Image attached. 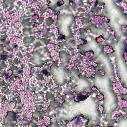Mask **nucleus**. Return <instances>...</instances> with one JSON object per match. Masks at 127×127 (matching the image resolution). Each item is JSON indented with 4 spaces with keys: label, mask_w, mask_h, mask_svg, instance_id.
Returning <instances> with one entry per match:
<instances>
[{
    "label": "nucleus",
    "mask_w": 127,
    "mask_h": 127,
    "mask_svg": "<svg viewBox=\"0 0 127 127\" xmlns=\"http://www.w3.org/2000/svg\"><path fill=\"white\" fill-rule=\"evenodd\" d=\"M24 104H21L16 107V112L13 110H10L6 112L7 114L3 118L4 124L10 126V127H15L17 124L18 117L17 114L22 113V108Z\"/></svg>",
    "instance_id": "obj_1"
},
{
    "label": "nucleus",
    "mask_w": 127,
    "mask_h": 127,
    "mask_svg": "<svg viewBox=\"0 0 127 127\" xmlns=\"http://www.w3.org/2000/svg\"><path fill=\"white\" fill-rule=\"evenodd\" d=\"M48 100H51L50 101V106L53 108L54 110H58L60 109L62 106V104L60 103L59 101H63V96L59 95L58 96L54 97V94L51 92H47L46 94V100L45 102H48Z\"/></svg>",
    "instance_id": "obj_2"
},
{
    "label": "nucleus",
    "mask_w": 127,
    "mask_h": 127,
    "mask_svg": "<svg viewBox=\"0 0 127 127\" xmlns=\"http://www.w3.org/2000/svg\"><path fill=\"white\" fill-rule=\"evenodd\" d=\"M49 61V60H46L45 61H42V63L41 64L38 65L37 67H39V68H43V69L41 72V74L42 75H45L46 77H48L50 74L49 72L47 70L49 69V67L51 65V63L47 64V62Z\"/></svg>",
    "instance_id": "obj_3"
},
{
    "label": "nucleus",
    "mask_w": 127,
    "mask_h": 127,
    "mask_svg": "<svg viewBox=\"0 0 127 127\" xmlns=\"http://www.w3.org/2000/svg\"><path fill=\"white\" fill-rule=\"evenodd\" d=\"M1 58H0V70H5L7 68V65L5 62L8 58V52L7 51H3L0 53Z\"/></svg>",
    "instance_id": "obj_4"
},
{
    "label": "nucleus",
    "mask_w": 127,
    "mask_h": 127,
    "mask_svg": "<svg viewBox=\"0 0 127 127\" xmlns=\"http://www.w3.org/2000/svg\"><path fill=\"white\" fill-rule=\"evenodd\" d=\"M103 64L102 62H99L97 63V66H96L95 68V73L99 77H104L106 76V72H105V66H102Z\"/></svg>",
    "instance_id": "obj_5"
},
{
    "label": "nucleus",
    "mask_w": 127,
    "mask_h": 127,
    "mask_svg": "<svg viewBox=\"0 0 127 127\" xmlns=\"http://www.w3.org/2000/svg\"><path fill=\"white\" fill-rule=\"evenodd\" d=\"M11 75L12 74L9 73V70H5V69L0 70V78H2L6 82H10Z\"/></svg>",
    "instance_id": "obj_6"
},
{
    "label": "nucleus",
    "mask_w": 127,
    "mask_h": 127,
    "mask_svg": "<svg viewBox=\"0 0 127 127\" xmlns=\"http://www.w3.org/2000/svg\"><path fill=\"white\" fill-rule=\"evenodd\" d=\"M99 48L101 50V53L104 54L105 53V51L104 49L106 50L105 52L106 54H112L113 52H115V50L113 48L112 46L106 45H99Z\"/></svg>",
    "instance_id": "obj_7"
},
{
    "label": "nucleus",
    "mask_w": 127,
    "mask_h": 127,
    "mask_svg": "<svg viewBox=\"0 0 127 127\" xmlns=\"http://www.w3.org/2000/svg\"><path fill=\"white\" fill-rule=\"evenodd\" d=\"M56 111V113H53L51 115L49 116V118L50 119V124H49V126L50 127L51 126H52V125H54V124H56L57 121H56V117L59 115V111H58V109Z\"/></svg>",
    "instance_id": "obj_8"
},
{
    "label": "nucleus",
    "mask_w": 127,
    "mask_h": 127,
    "mask_svg": "<svg viewBox=\"0 0 127 127\" xmlns=\"http://www.w3.org/2000/svg\"><path fill=\"white\" fill-rule=\"evenodd\" d=\"M11 103H13L15 106L16 105H21V97L18 94L14 95L11 99Z\"/></svg>",
    "instance_id": "obj_9"
},
{
    "label": "nucleus",
    "mask_w": 127,
    "mask_h": 127,
    "mask_svg": "<svg viewBox=\"0 0 127 127\" xmlns=\"http://www.w3.org/2000/svg\"><path fill=\"white\" fill-rule=\"evenodd\" d=\"M78 75L79 79H83V80H86V81L91 79V77H87V72L83 70H80L78 71Z\"/></svg>",
    "instance_id": "obj_10"
},
{
    "label": "nucleus",
    "mask_w": 127,
    "mask_h": 127,
    "mask_svg": "<svg viewBox=\"0 0 127 127\" xmlns=\"http://www.w3.org/2000/svg\"><path fill=\"white\" fill-rule=\"evenodd\" d=\"M78 32H79V34L80 35V39H82V40H83V44H87V40L84 39V37H85V33L86 32V29H80L78 31Z\"/></svg>",
    "instance_id": "obj_11"
},
{
    "label": "nucleus",
    "mask_w": 127,
    "mask_h": 127,
    "mask_svg": "<svg viewBox=\"0 0 127 127\" xmlns=\"http://www.w3.org/2000/svg\"><path fill=\"white\" fill-rule=\"evenodd\" d=\"M94 5L95 8H96L97 5H99V7L97 8V9L99 10L102 9V8H106V7H105V4L101 2H99V0H96V1L94 2Z\"/></svg>",
    "instance_id": "obj_12"
},
{
    "label": "nucleus",
    "mask_w": 127,
    "mask_h": 127,
    "mask_svg": "<svg viewBox=\"0 0 127 127\" xmlns=\"http://www.w3.org/2000/svg\"><path fill=\"white\" fill-rule=\"evenodd\" d=\"M105 57L108 63L110 64V67L111 69L112 72H114L115 68L114 67V64H113V63H112V60L110 58V55H109V54H105Z\"/></svg>",
    "instance_id": "obj_13"
},
{
    "label": "nucleus",
    "mask_w": 127,
    "mask_h": 127,
    "mask_svg": "<svg viewBox=\"0 0 127 127\" xmlns=\"http://www.w3.org/2000/svg\"><path fill=\"white\" fill-rule=\"evenodd\" d=\"M75 102H81V101H85L87 100V95H84L82 94H80L77 96L76 99H74Z\"/></svg>",
    "instance_id": "obj_14"
},
{
    "label": "nucleus",
    "mask_w": 127,
    "mask_h": 127,
    "mask_svg": "<svg viewBox=\"0 0 127 127\" xmlns=\"http://www.w3.org/2000/svg\"><path fill=\"white\" fill-rule=\"evenodd\" d=\"M23 120L24 121H28L29 123H37L38 122V118L37 117L33 116V115H32L31 118H25Z\"/></svg>",
    "instance_id": "obj_15"
},
{
    "label": "nucleus",
    "mask_w": 127,
    "mask_h": 127,
    "mask_svg": "<svg viewBox=\"0 0 127 127\" xmlns=\"http://www.w3.org/2000/svg\"><path fill=\"white\" fill-rule=\"evenodd\" d=\"M23 40L24 43H32L34 41V37L33 36L24 37Z\"/></svg>",
    "instance_id": "obj_16"
},
{
    "label": "nucleus",
    "mask_w": 127,
    "mask_h": 127,
    "mask_svg": "<svg viewBox=\"0 0 127 127\" xmlns=\"http://www.w3.org/2000/svg\"><path fill=\"white\" fill-rule=\"evenodd\" d=\"M97 113L99 117H101V111H102L103 114H106V112L104 111V106L103 105H98L97 107Z\"/></svg>",
    "instance_id": "obj_17"
},
{
    "label": "nucleus",
    "mask_w": 127,
    "mask_h": 127,
    "mask_svg": "<svg viewBox=\"0 0 127 127\" xmlns=\"http://www.w3.org/2000/svg\"><path fill=\"white\" fill-rule=\"evenodd\" d=\"M16 70H18V67H17V66H14V64H11L10 66V69L8 70V71H9V73L13 75V73H15L14 71H16Z\"/></svg>",
    "instance_id": "obj_18"
},
{
    "label": "nucleus",
    "mask_w": 127,
    "mask_h": 127,
    "mask_svg": "<svg viewBox=\"0 0 127 127\" xmlns=\"http://www.w3.org/2000/svg\"><path fill=\"white\" fill-rule=\"evenodd\" d=\"M30 21V18L23 20L22 21L23 25L24 26H31V22Z\"/></svg>",
    "instance_id": "obj_19"
},
{
    "label": "nucleus",
    "mask_w": 127,
    "mask_h": 127,
    "mask_svg": "<svg viewBox=\"0 0 127 127\" xmlns=\"http://www.w3.org/2000/svg\"><path fill=\"white\" fill-rule=\"evenodd\" d=\"M16 0H5L6 2H8V3H9L10 4V7L9 8L10 10H12L13 9V7H14V1H15Z\"/></svg>",
    "instance_id": "obj_20"
},
{
    "label": "nucleus",
    "mask_w": 127,
    "mask_h": 127,
    "mask_svg": "<svg viewBox=\"0 0 127 127\" xmlns=\"http://www.w3.org/2000/svg\"><path fill=\"white\" fill-rule=\"evenodd\" d=\"M19 63H21V61L18 60V58H15L12 62L10 63V65H18Z\"/></svg>",
    "instance_id": "obj_21"
},
{
    "label": "nucleus",
    "mask_w": 127,
    "mask_h": 127,
    "mask_svg": "<svg viewBox=\"0 0 127 127\" xmlns=\"http://www.w3.org/2000/svg\"><path fill=\"white\" fill-rule=\"evenodd\" d=\"M101 38H103L105 40V38H104V37H103L102 35L97 37L95 39V41L96 42V43H99L98 46H99V45H102V44H100L101 42H102L101 40Z\"/></svg>",
    "instance_id": "obj_22"
},
{
    "label": "nucleus",
    "mask_w": 127,
    "mask_h": 127,
    "mask_svg": "<svg viewBox=\"0 0 127 127\" xmlns=\"http://www.w3.org/2000/svg\"><path fill=\"white\" fill-rule=\"evenodd\" d=\"M85 22L86 23H92V17L90 15H86L85 17Z\"/></svg>",
    "instance_id": "obj_23"
},
{
    "label": "nucleus",
    "mask_w": 127,
    "mask_h": 127,
    "mask_svg": "<svg viewBox=\"0 0 127 127\" xmlns=\"http://www.w3.org/2000/svg\"><path fill=\"white\" fill-rule=\"evenodd\" d=\"M53 22H54V20H53V19H52V18L51 17H49L46 20V24L48 26H50V25H51V24H52Z\"/></svg>",
    "instance_id": "obj_24"
},
{
    "label": "nucleus",
    "mask_w": 127,
    "mask_h": 127,
    "mask_svg": "<svg viewBox=\"0 0 127 127\" xmlns=\"http://www.w3.org/2000/svg\"><path fill=\"white\" fill-rule=\"evenodd\" d=\"M6 82H5L4 79L0 78V87H6Z\"/></svg>",
    "instance_id": "obj_25"
},
{
    "label": "nucleus",
    "mask_w": 127,
    "mask_h": 127,
    "mask_svg": "<svg viewBox=\"0 0 127 127\" xmlns=\"http://www.w3.org/2000/svg\"><path fill=\"white\" fill-rule=\"evenodd\" d=\"M56 91H57V92L55 93V94L57 95V97H58V95H61L60 93L62 92V88H61V86H58L56 88Z\"/></svg>",
    "instance_id": "obj_26"
},
{
    "label": "nucleus",
    "mask_w": 127,
    "mask_h": 127,
    "mask_svg": "<svg viewBox=\"0 0 127 127\" xmlns=\"http://www.w3.org/2000/svg\"><path fill=\"white\" fill-rule=\"evenodd\" d=\"M36 78L38 81H43L44 80V77L41 73L40 74H37Z\"/></svg>",
    "instance_id": "obj_27"
},
{
    "label": "nucleus",
    "mask_w": 127,
    "mask_h": 127,
    "mask_svg": "<svg viewBox=\"0 0 127 127\" xmlns=\"http://www.w3.org/2000/svg\"><path fill=\"white\" fill-rule=\"evenodd\" d=\"M108 88L111 93H114V89H113V88H114V86H113V82L111 81L109 82L108 85Z\"/></svg>",
    "instance_id": "obj_28"
},
{
    "label": "nucleus",
    "mask_w": 127,
    "mask_h": 127,
    "mask_svg": "<svg viewBox=\"0 0 127 127\" xmlns=\"http://www.w3.org/2000/svg\"><path fill=\"white\" fill-rule=\"evenodd\" d=\"M1 91L2 93H4V94H8L9 89L6 88V86H2Z\"/></svg>",
    "instance_id": "obj_29"
},
{
    "label": "nucleus",
    "mask_w": 127,
    "mask_h": 127,
    "mask_svg": "<svg viewBox=\"0 0 127 127\" xmlns=\"http://www.w3.org/2000/svg\"><path fill=\"white\" fill-rule=\"evenodd\" d=\"M31 26H32V27L33 28H34V27H37V26L39 25L38 23H36L35 22V20L32 19V21H31Z\"/></svg>",
    "instance_id": "obj_30"
},
{
    "label": "nucleus",
    "mask_w": 127,
    "mask_h": 127,
    "mask_svg": "<svg viewBox=\"0 0 127 127\" xmlns=\"http://www.w3.org/2000/svg\"><path fill=\"white\" fill-rule=\"evenodd\" d=\"M64 4V1H58L57 2L56 4L54 5L56 6V7H60L61 5H63Z\"/></svg>",
    "instance_id": "obj_31"
},
{
    "label": "nucleus",
    "mask_w": 127,
    "mask_h": 127,
    "mask_svg": "<svg viewBox=\"0 0 127 127\" xmlns=\"http://www.w3.org/2000/svg\"><path fill=\"white\" fill-rule=\"evenodd\" d=\"M38 117L39 118H40L39 121H40V122H42V121H44V113H39Z\"/></svg>",
    "instance_id": "obj_32"
},
{
    "label": "nucleus",
    "mask_w": 127,
    "mask_h": 127,
    "mask_svg": "<svg viewBox=\"0 0 127 127\" xmlns=\"http://www.w3.org/2000/svg\"><path fill=\"white\" fill-rule=\"evenodd\" d=\"M113 104L116 108L119 106V98H118V97L114 98Z\"/></svg>",
    "instance_id": "obj_33"
},
{
    "label": "nucleus",
    "mask_w": 127,
    "mask_h": 127,
    "mask_svg": "<svg viewBox=\"0 0 127 127\" xmlns=\"http://www.w3.org/2000/svg\"><path fill=\"white\" fill-rule=\"evenodd\" d=\"M49 9H51L52 11H53V12H54V14H56V9H57V7L56 6H55L54 5H53L52 7H48Z\"/></svg>",
    "instance_id": "obj_34"
},
{
    "label": "nucleus",
    "mask_w": 127,
    "mask_h": 127,
    "mask_svg": "<svg viewBox=\"0 0 127 127\" xmlns=\"http://www.w3.org/2000/svg\"><path fill=\"white\" fill-rule=\"evenodd\" d=\"M28 126L31 127H38V125L36 123L29 122Z\"/></svg>",
    "instance_id": "obj_35"
},
{
    "label": "nucleus",
    "mask_w": 127,
    "mask_h": 127,
    "mask_svg": "<svg viewBox=\"0 0 127 127\" xmlns=\"http://www.w3.org/2000/svg\"><path fill=\"white\" fill-rule=\"evenodd\" d=\"M75 119H77L75 121L76 124L77 125H80L81 122H82V119L79 117H76Z\"/></svg>",
    "instance_id": "obj_36"
},
{
    "label": "nucleus",
    "mask_w": 127,
    "mask_h": 127,
    "mask_svg": "<svg viewBox=\"0 0 127 127\" xmlns=\"http://www.w3.org/2000/svg\"><path fill=\"white\" fill-rule=\"evenodd\" d=\"M72 70H73V67H71L70 68H65L64 69V71L67 74H71L72 73Z\"/></svg>",
    "instance_id": "obj_37"
},
{
    "label": "nucleus",
    "mask_w": 127,
    "mask_h": 127,
    "mask_svg": "<svg viewBox=\"0 0 127 127\" xmlns=\"http://www.w3.org/2000/svg\"><path fill=\"white\" fill-rule=\"evenodd\" d=\"M16 55L20 59H22V58H23V56H22V54H21V52H20V51L18 52Z\"/></svg>",
    "instance_id": "obj_38"
},
{
    "label": "nucleus",
    "mask_w": 127,
    "mask_h": 127,
    "mask_svg": "<svg viewBox=\"0 0 127 127\" xmlns=\"http://www.w3.org/2000/svg\"><path fill=\"white\" fill-rule=\"evenodd\" d=\"M1 103L2 104V105H4L5 104V101H6V96H3L1 99Z\"/></svg>",
    "instance_id": "obj_39"
},
{
    "label": "nucleus",
    "mask_w": 127,
    "mask_h": 127,
    "mask_svg": "<svg viewBox=\"0 0 127 127\" xmlns=\"http://www.w3.org/2000/svg\"><path fill=\"white\" fill-rule=\"evenodd\" d=\"M3 47H6V46H9V44H10V41H6L4 43H3Z\"/></svg>",
    "instance_id": "obj_40"
},
{
    "label": "nucleus",
    "mask_w": 127,
    "mask_h": 127,
    "mask_svg": "<svg viewBox=\"0 0 127 127\" xmlns=\"http://www.w3.org/2000/svg\"><path fill=\"white\" fill-rule=\"evenodd\" d=\"M66 38V36H64L62 34L60 35L58 37V40H63V39H65Z\"/></svg>",
    "instance_id": "obj_41"
},
{
    "label": "nucleus",
    "mask_w": 127,
    "mask_h": 127,
    "mask_svg": "<svg viewBox=\"0 0 127 127\" xmlns=\"http://www.w3.org/2000/svg\"><path fill=\"white\" fill-rule=\"evenodd\" d=\"M4 47L3 46V44H0V54L1 53V52H3V51H4Z\"/></svg>",
    "instance_id": "obj_42"
},
{
    "label": "nucleus",
    "mask_w": 127,
    "mask_h": 127,
    "mask_svg": "<svg viewBox=\"0 0 127 127\" xmlns=\"http://www.w3.org/2000/svg\"><path fill=\"white\" fill-rule=\"evenodd\" d=\"M35 47H40V46H42V44L40 42H37L34 44Z\"/></svg>",
    "instance_id": "obj_43"
},
{
    "label": "nucleus",
    "mask_w": 127,
    "mask_h": 127,
    "mask_svg": "<svg viewBox=\"0 0 127 127\" xmlns=\"http://www.w3.org/2000/svg\"><path fill=\"white\" fill-rule=\"evenodd\" d=\"M8 3H9L5 1V2L3 3V8H7V7H8Z\"/></svg>",
    "instance_id": "obj_44"
},
{
    "label": "nucleus",
    "mask_w": 127,
    "mask_h": 127,
    "mask_svg": "<svg viewBox=\"0 0 127 127\" xmlns=\"http://www.w3.org/2000/svg\"><path fill=\"white\" fill-rule=\"evenodd\" d=\"M70 3H72V7L73 8V9H76V8L77 7V4L75 3H74V2H71Z\"/></svg>",
    "instance_id": "obj_45"
},
{
    "label": "nucleus",
    "mask_w": 127,
    "mask_h": 127,
    "mask_svg": "<svg viewBox=\"0 0 127 127\" xmlns=\"http://www.w3.org/2000/svg\"><path fill=\"white\" fill-rule=\"evenodd\" d=\"M46 86H48L49 88H51V87L53 86V82H52L51 81H50L49 83L46 84Z\"/></svg>",
    "instance_id": "obj_46"
},
{
    "label": "nucleus",
    "mask_w": 127,
    "mask_h": 127,
    "mask_svg": "<svg viewBox=\"0 0 127 127\" xmlns=\"http://www.w3.org/2000/svg\"><path fill=\"white\" fill-rule=\"evenodd\" d=\"M69 43L72 44V46H75V44H76V41L75 40H72L69 41Z\"/></svg>",
    "instance_id": "obj_47"
},
{
    "label": "nucleus",
    "mask_w": 127,
    "mask_h": 127,
    "mask_svg": "<svg viewBox=\"0 0 127 127\" xmlns=\"http://www.w3.org/2000/svg\"><path fill=\"white\" fill-rule=\"evenodd\" d=\"M23 72V70H21L18 68V70H16L15 73H17V74H22Z\"/></svg>",
    "instance_id": "obj_48"
},
{
    "label": "nucleus",
    "mask_w": 127,
    "mask_h": 127,
    "mask_svg": "<svg viewBox=\"0 0 127 127\" xmlns=\"http://www.w3.org/2000/svg\"><path fill=\"white\" fill-rule=\"evenodd\" d=\"M12 47H13V49H17V47H18V46L17 45V44H16V43H14V44L12 45Z\"/></svg>",
    "instance_id": "obj_49"
},
{
    "label": "nucleus",
    "mask_w": 127,
    "mask_h": 127,
    "mask_svg": "<svg viewBox=\"0 0 127 127\" xmlns=\"http://www.w3.org/2000/svg\"><path fill=\"white\" fill-rule=\"evenodd\" d=\"M124 52L127 53V43L124 45Z\"/></svg>",
    "instance_id": "obj_50"
},
{
    "label": "nucleus",
    "mask_w": 127,
    "mask_h": 127,
    "mask_svg": "<svg viewBox=\"0 0 127 127\" xmlns=\"http://www.w3.org/2000/svg\"><path fill=\"white\" fill-rule=\"evenodd\" d=\"M41 110V106H38L36 108V112H39Z\"/></svg>",
    "instance_id": "obj_51"
},
{
    "label": "nucleus",
    "mask_w": 127,
    "mask_h": 127,
    "mask_svg": "<svg viewBox=\"0 0 127 127\" xmlns=\"http://www.w3.org/2000/svg\"><path fill=\"white\" fill-rule=\"evenodd\" d=\"M88 59L89 61H94V57L93 56H91L88 57Z\"/></svg>",
    "instance_id": "obj_52"
},
{
    "label": "nucleus",
    "mask_w": 127,
    "mask_h": 127,
    "mask_svg": "<svg viewBox=\"0 0 127 127\" xmlns=\"http://www.w3.org/2000/svg\"><path fill=\"white\" fill-rule=\"evenodd\" d=\"M121 59L124 62H127V61L126 60V58L125 57V56H124V54H122Z\"/></svg>",
    "instance_id": "obj_53"
},
{
    "label": "nucleus",
    "mask_w": 127,
    "mask_h": 127,
    "mask_svg": "<svg viewBox=\"0 0 127 127\" xmlns=\"http://www.w3.org/2000/svg\"><path fill=\"white\" fill-rule=\"evenodd\" d=\"M54 83L56 85V86H59V82L57 79L54 80Z\"/></svg>",
    "instance_id": "obj_54"
},
{
    "label": "nucleus",
    "mask_w": 127,
    "mask_h": 127,
    "mask_svg": "<svg viewBox=\"0 0 127 127\" xmlns=\"http://www.w3.org/2000/svg\"><path fill=\"white\" fill-rule=\"evenodd\" d=\"M120 95V96L121 97V100H123V101H126L127 102V100H126L123 97L125 96V95L124 94H121Z\"/></svg>",
    "instance_id": "obj_55"
},
{
    "label": "nucleus",
    "mask_w": 127,
    "mask_h": 127,
    "mask_svg": "<svg viewBox=\"0 0 127 127\" xmlns=\"http://www.w3.org/2000/svg\"><path fill=\"white\" fill-rule=\"evenodd\" d=\"M122 111L125 113H127V107H124L122 108Z\"/></svg>",
    "instance_id": "obj_56"
},
{
    "label": "nucleus",
    "mask_w": 127,
    "mask_h": 127,
    "mask_svg": "<svg viewBox=\"0 0 127 127\" xmlns=\"http://www.w3.org/2000/svg\"><path fill=\"white\" fill-rule=\"evenodd\" d=\"M44 51L45 52V53H47L49 52V50H48V48L47 47L44 48Z\"/></svg>",
    "instance_id": "obj_57"
},
{
    "label": "nucleus",
    "mask_w": 127,
    "mask_h": 127,
    "mask_svg": "<svg viewBox=\"0 0 127 127\" xmlns=\"http://www.w3.org/2000/svg\"><path fill=\"white\" fill-rule=\"evenodd\" d=\"M121 117V115L119 114H116V116L114 117V119L116 120V119H118V118H120Z\"/></svg>",
    "instance_id": "obj_58"
},
{
    "label": "nucleus",
    "mask_w": 127,
    "mask_h": 127,
    "mask_svg": "<svg viewBox=\"0 0 127 127\" xmlns=\"http://www.w3.org/2000/svg\"><path fill=\"white\" fill-rule=\"evenodd\" d=\"M82 5H84V3L82 0H80L79 2V6H82Z\"/></svg>",
    "instance_id": "obj_59"
},
{
    "label": "nucleus",
    "mask_w": 127,
    "mask_h": 127,
    "mask_svg": "<svg viewBox=\"0 0 127 127\" xmlns=\"http://www.w3.org/2000/svg\"><path fill=\"white\" fill-rule=\"evenodd\" d=\"M67 95H73L74 94V92L71 90H69L67 93Z\"/></svg>",
    "instance_id": "obj_60"
},
{
    "label": "nucleus",
    "mask_w": 127,
    "mask_h": 127,
    "mask_svg": "<svg viewBox=\"0 0 127 127\" xmlns=\"http://www.w3.org/2000/svg\"><path fill=\"white\" fill-rule=\"evenodd\" d=\"M7 51H12V48L10 47V46H8V47L7 48Z\"/></svg>",
    "instance_id": "obj_61"
},
{
    "label": "nucleus",
    "mask_w": 127,
    "mask_h": 127,
    "mask_svg": "<svg viewBox=\"0 0 127 127\" xmlns=\"http://www.w3.org/2000/svg\"><path fill=\"white\" fill-rule=\"evenodd\" d=\"M89 53L90 56H94V54H95V52L93 51H90Z\"/></svg>",
    "instance_id": "obj_62"
},
{
    "label": "nucleus",
    "mask_w": 127,
    "mask_h": 127,
    "mask_svg": "<svg viewBox=\"0 0 127 127\" xmlns=\"http://www.w3.org/2000/svg\"><path fill=\"white\" fill-rule=\"evenodd\" d=\"M58 63H56L55 64H52V65L51 66H54V67H58Z\"/></svg>",
    "instance_id": "obj_63"
},
{
    "label": "nucleus",
    "mask_w": 127,
    "mask_h": 127,
    "mask_svg": "<svg viewBox=\"0 0 127 127\" xmlns=\"http://www.w3.org/2000/svg\"><path fill=\"white\" fill-rule=\"evenodd\" d=\"M39 22L40 23H42V22H43V21L44 20V19L42 17H41V18H39Z\"/></svg>",
    "instance_id": "obj_64"
}]
</instances>
